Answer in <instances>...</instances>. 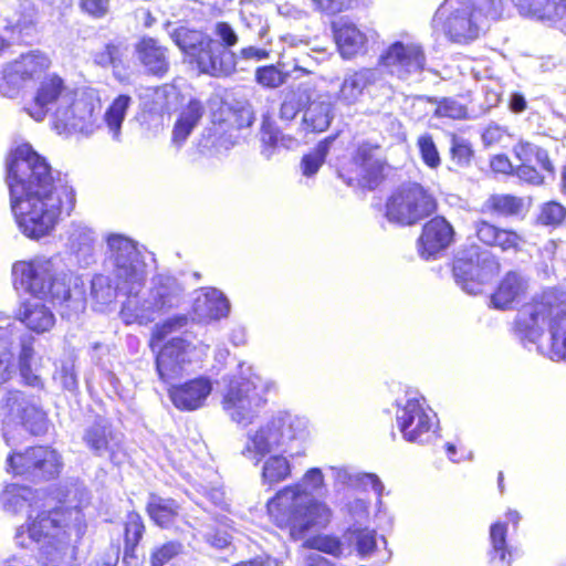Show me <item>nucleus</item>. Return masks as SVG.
Here are the masks:
<instances>
[{"label": "nucleus", "mask_w": 566, "mask_h": 566, "mask_svg": "<svg viewBox=\"0 0 566 566\" xmlns=\"http://www.w3.org/2000/svg\"><path fill=\"white\" fill-rule=\"evenodd\" d=\"M133 99L129 95H118L108 106L104 114V122L112 138L116 142L120 140L122 125L130 107Z\"/></svg>", "instance_id": "nucleus-40"}, {"label": "nucleus", "mask_w": 566, "mask_h": 566, "mask_svg": "<svg viewBox=\"0 0 566 566\" xmlns=\"http://www.w3.org/2000/svg\"><path fill=\"white\" fill-rule=\"evenodd\" d=\"M566 217V208L556 201H549L541 207L537 222L543 226H558Z\"/></svg>", "instance_id": "nucleus-55"}, {"label": "nucleus", "mask_w": 566, "mask_h": 566, "mask_svg": "<svg viewBox=\"0 0 566 566\" xmlns=\"http://www.w3.org/2000/svg\"><path fill=\"white\" fill-rule=\"evenodd\" d=\"M145 533V524L142 516L136 512H130L125 522V556H134V551L139 544Z\"/></svg>", "instance_id": "nucleus-46"}, {"label": "nucleus", "mask_w": 566, "mask_h": 566, "mask_svg": "<svg viewBox=\"0 0 566 566\" xmlns=\"http://www.w3.org/2000/svg\"><path fill=\"white\" fill-rule=\"evenodd\" d=\"M507 527L505 523H494L490 527L491 548L488 552L489 566H510L511 552L506 543Z\"/></svg>", "instance_id": "nucleus-37"}, {"label": "nucleus", "mask_w": 566, "mask_h": 566, "mask_svg": "<svg viewBox=\"0 0 566 566\" xmlns=\"http://www.w3.org/2000/svg\"><path fill=\"white\" fill-rule=\"evenodd\" d=\"M485 18L467 0H444L436 10L432 27L451 42L468 44L484 30Z\"/></svg>", "instance_id": "nucleus-11"}, {"label": "nucleus", "mask_w": 566, "mask_h": 566, "mask_svg": "<svg viewBox=\"0 0 566 566\" xmlns=\"http://www.w3.org/2000/svg\"><path fill=\"white\" fill-rule=\"evenodd\" d=\"M72 95L75 93L64 84L63 78L56 74H49L40 81L33 99L23 109L34 120L41 122L53 107L56 109L70 104Z\"/></svg>", "instance_id": "nucleus-18"}, {"label": "nucleus", "mask_w": 566, "mask_h": 566, "mask_svg": "<svg viewBox=\"0 0 566 566\" xmlns=\"http://www.w3.org/2000/svg\"><path fill=\"white\" fill-rule=\"evenodd\" d=\"M497 262L489 253H479L475 248L461 251L453 262L454 280L468 294L481 292V285L497 271Z\"/></svg>", "instance_id": "nucleus-16"}, {"label": "nucleus", "mask_w": 566, "mask_h": 566, "mask_svg": "<svg viewBox=\"0 0 566 566\" xmlns=\"http://www.w3.org/2000/svg\"><path fill=\"white\" fill-rule=\"evenodd\" d=\"M385 77L380 69L361 67L345 73L337 98L345 105H355L365 93H370L373 87H384Z\"/></svg>", "instance_id": "nucleus-20"}, {"label": "nucleus", "mask_w": 566, "mask_h": 566, "mask_svg": "<svg viewBox=\"0 0 566 566\" xmlns=\"http://www.w3.org/2000/svg\"><path fill=\"white\" fill-rule=\"evenodd\" d=\"M170 347H163L156 358V369L161 381L170 382L172 379L179 377L186 364H182L178 358H172L169 352Z\"/></svg>", "instance_id": "nucleus-47"}, {"label": "nucleus", "mask_w": 566, "mask_h": 566, "mask_svg": "<svg viewBox=\"0 0 566 566\" xmlns=\"http://www.w3.org/2000/svg\"><path fill=\"white\" fill-rule=\"evenodd\" d=\"M205 114V106L198 99H191L186 107L182 108L178 119L184 124L196 127Z\"/></svg>", "instance_id": "nucleus-58"}, {"label": "nucleus", "mask_w": 566, "mask_h": 566, "mask_svg": "<svg viewBox=\"0 0 566 566\" xmlns=\"http://www.w3.org/2000/svg\"><path fill=\"white\" fill-rule=\"evenodd\" d=\"M292 465L282 454L270 455L263 463L262 483L273 485L290 478Z\"/></svg>", "instance_id": "nucleus-43"}, {"label": "nucleus", "mask_w": 566, "mask_h": 566, "mask_svg": "<svg viewBox=\"0 0 566 566\" xmlns=\"http://www.w3.org/2000/svg\"><path fill=\"white\" fill-rule=\"evenodd\" d=\"M261 142L263 144L262 154L270 159L276 148H291L296 140L290 136H284L276 128L275 124L265 117L261 127Z\"/></svg>", "instance_id": "nucleus-41"}, {"label": "nucleus", "mask_w": 566, "mask_h": 566, "mask_svg": "<svg viewBox=\"0 0 566 566\" xmlns=\"http://www.w3.org/2000/svg\"><path fill=\"white\" fill-rule=\"evenodd\" d=\"M523 15L538 20L562 19L566 14V0H511Z\"/></svg>", "instance_id": "nucleus-34"}, {"label": "nucleus", "mask_w": 566, "mask_h": 566, "mask_svg": "<svg viewBox=\"0 0 566 566\" xmlns=\"http://www.w3.org/2000/svg\"><path fill=\"white\" fill-rule=\"evenodd\" d=\"M289 77L290 73L279 69L276 65L261 66L255 71L256 82L260 85L269 88L280 87L287 81Z\"/></svg>", "instance_id": "nucleus-52"}, {"label": "nucleus", "mask_w": 566, "mask_h": 566, "mask_svg": "<svg viewBox=\"0 0 566 566\" xmlns=\"http://www.w3.org/2000/svg\"><path fill=\"white\" fill-rule=\"evenodd\" d=\"M453 229L441 217H436L427 222L419 239V253L423 259L434 258L443 251L452 241Z\"/></svg>", "instance_id": "nucleus-26"}, {"label": "nucleus", "mask_w": 566, "mask_h": 566, "mask_svg": "<svg viewBox=\"0 0 566 566\" xmlns=\"http://www.w3.org/2000/svg\"><path fill=\"white\" fill-rule=\"evenodd\" d=\"M211 391V380L208 377H197L184 384L171 386L168 394L177 409L193 411L205 406Z\"/></svg>", "instance_id": "nucleus-23"}, {"label": "nucleus", "mask_w": 566, "mask_h": 566, "mask_svg": "<svg viewBox=\"0 0 566 566\" xmlns=\"http://www.w3.org/2000/svg\"><path fill=\"white\" fill-rule=\"evenodd\" d=\"M265 403L262 380L252 373L249 376H233L222 392L223 411L231 421L241 427L251 424Z\"/></svg>", "instance_id": "nucleus-10"}, {"label": "nucleus", "mask_w": 566, "mask_h": 566, "mask_svg": "<svg viewBox=\"0 0 566 566\" xmlns=\"http://www.w3.org/2000/svg\"><path fill=\"white\" fill-rule=\"evenodd\" d=\"M4 408L12 420L20 423L3 426V439L13 452L8 455L7 471L31 481L56 478L62 469L60 454L48 447H33L24 452L15 448L22 442L25 432L39 436L46 431L45 413L20 390H10L4 398Z\"/></svg>", "instance_id": "nucleus-2"}, {"label": "nucleus", "mask_w": 566, "mask_h": 566, "mask_svg": "<svg viewBox=\"0 0 566 566\" xmlns=\"http://www.w3.org/2000/svg\"><path fill=\"white\" fill-rule=\"evenodd\" d=\"M80 7L83 11L94 18H103L108 13V0H81Z\"/></svg>", "instance_id": "nucleus-64"}, {"label": "nucleus", "mask_w": 566, "mask_h": 566, "mask_svg": "<svg viewBox=\"0 0 566 566\" xmlns=\"http://www.w3.org/2000/svg\"><path fill=\"white\" fill-rule=\"evenodd\" d=\"M148 293L164 314L179 305L182 297V287L177 279L159 274L153 277Z\"/></svg>", "instance_id": "nucleus-32"}, {"label": "nucleus", "mask_w": 566, "mask_h": 566, "mask_svg": "<svg viewBox=\"0 0 566 566\" xmlns=\"http://www.w3.org/2000/svg\"><path fill=\"white\" fill-rule=\"evenodd\" d=\"M21 322L35 333L50 331L55 324L52 311L39 300L24 302L19 311Z\"/></svg>", "instance_id": "nucleus-33"}, {"label": "nucleus", "mask_w": 566, "mask_h": 566, "mask_svg": "<svg viewBox=\"0 0 566 566\" xmlns=\"http://www.w3.org/2000/svg\"><path fill=\"white\" fill-rule=\"evenodd\" d=\"M307 436V420L303 417L281 411L256 430L248 432L242 454L260 462L275 451L294 458L304 454L302 443Z\"/></svg>", "instance_id": "nucleus-8"}, {"label": "nucleus", "mask_w": 566, "mask_h": 566, "mask_svg": "<svg viewBox=\"0 0 566 566\" xmlns=\"http://www.w3.org/2000/svg\"><path fill=\"white\" fill-rule=\"evenodd\" d=\"M377 147L360 146L353 158L350 175L347 178L343 174H339V176L349 186L368 189L377 187L382 178L384 170V161L377 156Z\"/></svg>", "instance_id": "nucleus-19"}, {"label": "nucleus", "mask_w": 566, "mask_h": 566, "mask_svg": "<svg viewBox=\"0 0 566 566\" xmlns=\"http://www.w3.org/2000/svg\"><path fill=\"white\" fill-rule=\"evenodd\" d=\"M34 337L22 331L18 325L0 326V385L7 382L15 373L13 363L18 354V367L23 382L30 387L42 389V377L33 369Z\"/></svg>", "instance_id": "nucleus-9"}, {"label": "nucleus", "mask_w": 566, "mask_h": 566, "mask_svg": "<svg viewBox=\"0 0 566 566\" xmlns=\"http://www.w3.org/2000/svg\"><path fill=\"white\" fill-rule=\"evenodd\" d=\"M378 64L390 75L401 81H409L421 75L427 64V56L420 42L398 40L381 52Z\"/></svg>", "instance_id": "nucleus-14"}, {"label": "nucleus", "mask_w": 566, "mask_h": 566, "mask_svg": "<svg viewBox=\"0 0 566 566\" xmlns=\"http://www.w3.org/2000/svg\"><path fill=\"white\" fill-rule=\"evenodd\" d=\"M331 471L333 472L335 482L339 485L345 486V485H355V484H361V485L370 484L371 489L378 495H381L384 485L376 474L361 473V474L353 475L346 469L334 468V467H331Z\"/></svg>", "instance_id": "nucleus-45"}, {"label": "nucleus", "mask_w": 566, "mask_h": 566, "mask_svg": "<svg viewBox=\"0 0 566 566\" xmlns=\"http://www.w3.org/2000/svg\"><path fill=\"white\" fill-rule=\"evenodd\" d=\"M60 256H40L30 262L13 264L12 274L17 290L34 296H50L61 306V315L71 317L86 307L84 284L80 277L60 272Z\"/></svg>", "instance_id": "nucleus-4"}, {"label": "nucleus", "mask_w": 566, "mask_h": 566, "mask_svg": "<svg viewBox=\"0 0 566 566\" xmlns=\"http://www.w3.org/2000/svg\"><path fill=\"white\" fill-rule=\"evenodd\" d=\"M171 39L182 52L195 59L210 38L200 31L180 27L174 30Z\"/></svg>", "instance_id": "nucleus-44"}, {"label": "nucleus", "mask_w": 566, "mask_h": 566, "mask_svg": "<svg viewBox=\"0 0 566 566\" xmlns=\"http://www.w3.org/2000/svg\"><path fill=\"white\" fill-rule=\"evenodd\" d=\"M334 140L335 138L328 137L319 142L313 151L302 158L301 169L303 175L311 177L318 171L319 167L325 161L331 145Z\"/></svg>", "instance_id": "nucleus-48"}, {"label": "nucleus", "mask_w": 566, "mask_h": 566, "mask_svg": "<svg viewBox=\"0 0 566 566\" xmlns=\"http://www.w3.org/2000/svg\"><path fill=\"white\" fill-rule=\"evenodd\" d=\"M185 551L179 541H168L153 547L149 556L150 566H165Z\"/></svg>", "instance_id": "nucleus-51"}, {"label": "nucleus", "mask_w": 566, "mask_h": 566, "mask_svg": "<svg viewBox=\"0 0 566 566\" xmlns=\"http://www.w3.org/2000/svg\"><path fill=\"white\" fill-rule=\"evenodd\" d=\"M214 35L218 38V42L230 50L233 45L238 43V35L232 27L227 22H218L214 27Z\"/></svg>", "instance_id": "nucleus-63"}, {"label": "nucleus", "mask_w": 566, "mask_h": 566, "mask_svg": "<svg viewBox=\"0 0 566 566\" xmlns=\"http://www.w3.org/2000/svg\"><path fill=\"white\" fill-rule=\"evenodd\" d=\"M34 27L35 22L31 15L21 14L17 19L9 20L4 28L23 39L32 34Z\"/></svg>", "instance_id": "nucleus-59"}, {"label": "nucleus", "mask_w": 566, "mask_h": 566, "mask_svg": "<svg viewBox=\"0 0 566 566\" xmlns=\"http://www.w3.org/2000/svg\"><path fill=\"white\" fill-rule=\"evenodd\" d=\"M346 536L361 557L369 555L376 547V532L374 530L353 526L348 530Z\"/></svg>", "instance_id": "nucleus-50"}, {"label": "nucleus", "mask_w": 566, "mask_h": 566, "mask_svg": "<svg viewBox=\"0 0 566 566\" xmlns=\"http://www.w3.org/2000/svg\"><path fill=\"white\" fill-rule=\"evenodd\" d=\"M336 44L343 57L352 59L364 51L367 38L356 24L348 20H339L333 23Z\"/></svg>", "instance_id": "nucleus-30"}, {"label": "nucleus", "mask_w": 566, "mask_h": 566, "mask_svg": "<svg viewBox=\"0 0 566 566\" xmlns=\"http://www.w3.org/2000/svg\"><path fill=\"white\" fill-rule=\"evenodd\" d=\"M193 312L201 322L219 321L229 315L230 302L221 291L203 287L195 297Z\"/></svg>", "instance_id": "nucleus-28"}, {"label": "nucleus", "mask_w": 566, "mask_h": 566, "mask_svg": "<svg viewBox=\"0 0 566 566\" xmlns=\"http://www.w3.org/2000/svg\"><path fill=\"white\" fill-rule=\"evenodd\" d=\"M201 73L211 76L230 75L237 66V54L213 39H209L193 59Z\"/></svg>", "instance_id": "nucleus-22"}, {"label": "nucleus", "mask_w": 566, "mask_h": 566, "mask_svg": "<svg viewBox=\"0 0 566 566\" xmlns=\"http://www.w3.org/2000/svg\"><path fill=\"white\" fill-rule=\"evenodd\" d=\"M6 181L20 231L33 240L49 235L61 213L62 195L69 193L55 185L45 158L28 144L18 146L7 159Z\"/></svg>", "instance_id": "nucleus-1"}, {"label": "nucleus", "mask_w": 566, "mask_h": 566, "mask_svg": "<svg viewBox=\"0 0 566 566\" xmlns=\"http://www.w3.org/2000/svg\"><path fill=\"white\" fill-rule=\"evenodd\" d=\"M54 128L59 134L91 136L99 128V107L88 98H75L54 111Z\"/></svg>", "instance_id": "nucleus-17"}, {"label": "nucleus", "mask_w": 566, "mask_h": 566, "mask_svg": "<svg viewBox=\"0 0 566 566\" xmlns=\"http://www.w3.org/2000/svg\"><path fill=\"white\" fill-rule=\"evenodd\" d=\"M82 440L95 457H107L112 462L118 461L122 452L120 441L105 419L98 418L88 424L84 429Z\"/></svg>", "instance_id": "nucleus-21"}, {"label": "nucleus", "mask_w": 566, "mask_h": 566, "mask_svg": "<svg viewBox=\"0 0 566 566\" xmlns=\"http://www.w3.org/2000/svg\"><path fill=\"white\" fill-rule=\"evenodd\" d=\"M436 210L433 197L420 184L401 185L388 199L386 217L390 222L411 226Z\"/></svg>", "instance_id": "nucleus-12"}, {"label": "nucleus", "mask_w": 566, "mask_h": 566, "mask_svg": "<svg viewBox=\"0 0 566 566\" xmlns=\"http://www.w3.org/2000/svg\"><path fill=\"white\" fill-rule=\"evenodd\" d=\"M128 53V45L123 40H113L105 46L94 53V63L102 67H113L117 70L124 66L125 57Z\"/></svg>", "instance_id": "nucleus-42"}, {"label": "nucleus", "mask_w": 566, "mask_h": 566, "mask_svg": "<svg viewBox=\"0 0 566 566\" xmlns=\"http://www.w3.org/2000/svg\"><path fill=\"white\" fill-rule=\"evenodd\" d=\"M548 324L549 346L544 352L552 360L566 359V294L545 291L538 300L518 311L515 333L522 342L535 344Z\"/></svg>", "instance_id": "nucleus-7"}, {"label": "nucleus", "mask_w": 566, "mask_h": 566, "mask_svg": "<svg viewBox=\"0 0 566 566\" xmlns=\"http://www.w3.org/2000/svg\"><path fill=\"white\" fill-rule=\"evenodd\" d=\"M191 344L184 339L182 337H172L170 340H168L164 347H170L169 352L170 356L172 358H178L179 361L182 364H187L190 361L189 358V348Z\"/></svg>", "instance_id": "nucleus-62"}, {"label": "nucleus", "mask_w": 566, "mask_h": 566, "mask_svg": "<svg viewBox=\"0 0 566 566\" xmlns=\"http://www.w3.org/2000/svg\"><path fill=\"white\" fill-rule=\"evenodd\" d=\"M474 6L476 11L485 19H499L503 12V0H467Z\"/></svg>", "instance_id": "nucleus-60"}, {"label": "nucleus", "mask_w": 566, "mask_h": 566, "mask_svg": "<svg viewBox=\"0 0 566 566\" xmlns=\"http://www.w3.org/2000/svg\"><path fill=\"white\" fill-rule=\"evenodd\" d=\"M324 486L321 469L313 468L305 472L300 483L280 490L269 502L268 512L280 528H286L294 539L302 538L312 527L328 524L332 512L329 507L313 497Z\"/></svg>", "instance_id": "nucleus-3"}, {"label": "nucleus", "mask_w": 566, "mask_h": 566, "mask_svg": "<svg viewBox=\"0 0 566 566\" xmlns=\"http://www.w3.org/2000/svg\"><path fill=\"white\" fill-rule=\"evenodd\" d=\"M473 228L479 241L489 247H499L502 251L517 250L522 242L517 232L497 228L484 220L475 221Z\"/></svg>", "instance_id": "nucleus-31"}, {"label": "nucleus", "mask_w": 566, "mask_h": 566, "mask_svg": "<svg viewBox=\"0 0 566 566\" xmlns=\"http://www.w3.org/2000/svg\"><path fill=\"white\" fill-rule=\"evenodd\" d=\"M357 2L358 0H311V7L315 12L334 17L353 9Z\"/></svg>", "instance_id": "nucleus-53"}, {"label": "nucleus", "mask_w": 566, "mask_h": 566, "mask_svg": "<svg viewBox=\"0 0 566 566\" xmlns=\"http://www.w3.org/2000/svg\"><path fill=\"white\" fill-rule=\"evenodd\" d=\"M450 154L452 163L459 167L469 166L473 157L470 143L454 135L451 138Z\"/></svg>", "instance_id": "nucleus-54"}, {"label": "nucleus", "mask_w": 566, "mask_h": 566, "mask_svg": "<svg viewBox=\"0 0 566 566\" xmlns=\"http://www.w3.org/2000/svg\"><path fill=\"white\" fill-rule=\"evenodd\" d=\"M334 104L328 95L308 96L303 111L302 127L305 132L321 133L326 130L334 118Z\"/></svg>", "instance_id": "nucleus-29"}, {"label": "nucleus", "mask_w": 566, "mask_h": 566, "mask_svg": "<svg viewBox=\"0 0 566 566\" xmlns=\"http://www.w3.org/2000/svg\"><path fill=\"white\" fill-rule=\"evenodd\" d=\"M38 492L33 491L28 486L12 484L6 488L1 495V503L6 511L11 513H18L24 507H30L31 512L36 510L38 502L35 499Z\"/></svg>", "instance_id": "nucleus-38"}, {"label": "nucleus", "mask_w": 566, "mask_h": 566, "mask_svg": "<svg viewBox=\"0 0 566 566\" xmlns=\"http://www.w3.org/2000/svg\"><path fill=\"white\" fill-rule=\"evenodd\" d=\"M50 65L49 56L39 50L21 54L0 71V95L15 97L28 83L40 80Z\"/></svg>", "instance_id": "nucleus-15"}, {"label": "nucleus", "mask_w": 566, "mask_h": 566, "mask_svg": "<svg viewBox=\"0 0 566 566\" xmlns=\"http://www.w3.org/2000/svg\"><path fill=\"white\" fill-rule=\"evenodd\" d=\"M137 60L147 74L164 77L170 67L167 48L154 38L144 36L135 45Z\"/></svg>", "instance_id": "nucleus-27"}, {"label": "nucleus", "mask_w": 566, "mask_h": 566, "mask_svg": "<svg viewBox=\"0 0 566 566\" xmlns=\"http://www.w3.org/2000/svg\"><path fill=\"white\" fill-rule=\"evenodd\" d=\"M483 209L500 217H521L525 211V202L521 197L495 193L485 200Z\"/></svg>", "instance_id": "nucleus-39"}, {"label": "nucleus", "mask_w": 566, "mask_h": 566, "mask_svg": "<svg viewBox=\"0 0 566 566\" xmlns=\"http://www.w3.org/2000/svg\"><path fill=\"white\" fill-rule=\"evenodd\" d=\"M311 547L315 548L316 553H326L333 556L342 555V544L339 539L331 536H318L311 541Z\"/></svg>", "instance_id": "nucleus-61"}, {"label": "nucleus", "mask_w": 566, "mask_h": 566, "mask_svg": "<svg viewBox=\"0 0 566 566\" xmlns=\"http://www.w3.org/2000/svg\"><path fill=\"white\" fill-rule=\"evenodd\" d=\"M67 247L82 268L96 263L95 232L82 222H72L67 231Z\"/></svg>", "instance_id": "nucleus-25"}, {"label": "nucleus", "mask_w": 566, "mask_h": 566, "mask_svg": "<svg viewBox=\"0 0 566 566\" xmlns=\"http://www.w3.org/2000/svg\"><path fill=\"white\" fill-rule=\"evenodd\" d=\"M82 513L77 509H55L29 513V522L15 533L17 545L24 548H38L45 558L59 565L71 553V537L83 533Z\"/></svg>", "instance_id": "nucleus-6"}, {"label": "nucleus", "mask_w": 566, "mask_h": 566, "mask_svg": "<svg viewBox=\"0 0 566 566\" xmlns=\"http://www.w3.org/2000/svg\"><path fill=\"white\" fill-rule=\"evenodd\" d=\"M115 238L133 241L132 239L118 233H112L106 237V251L104 262L105 266L109 270L111 276L105 274H95L91 280V296L95 304L99 306L101 311L104 306L113 303L116 298V295L119 294L118 282L114 275L113 263L109 260L112 252L111 241Z\"/></svg>", "instance_id": "nucleus-24"}, {"label": "nucleus", "mask_w": 566, "mask_h": 566, "mask_svg": "<svg viewBox=\"0 0 566 566\" xmlns=\"http://www.w3.org/2000/svg\"><path fill=\"white\" fill-rule=\"evenodd\" d=\"M417 146L419 148L423 163L430 168L440 166L441 159L437 146L430 134H422L418 137Z\"/></svg>", "instance_id": "nucleus-56"}, {"label": "nucleus", "mask_w": 566, "mask_h": 566, "mask_svg": "<svg viewBox=\"0 0 566 566\" xmlns=\"http://www.w3.org/2000/svg\"><path fill=\"white\" fill-rule=\"evenodd\" d=\"M396 423L406 441L420 444L431 442L438 429L437 415L416 394L398 402Z\"/></svg>", "instance_id": "nucleus-13"}, {"label": "nucleus", "mask_w": 566, "mask_h": 566, "mask_svg": "<svg viewBox=\"0 0 566 566\" xmlns=\"http://www.w3.org/2000/svg\"><path fill=\"white\" fill-rule=\"evenodd\" d=\"M146 512L156 525L161 528H168L179 516L180 506L174 499L163 497L156 493H150L146 505Z\"/></svg>", "instance_id": "nucleus-35"}, {"label": "nucleus", "mask_w": 566, "mask_h": 566, "mask_svg": "<svg viewBox=\"0 0 566 566\" xmlns=\"http://www.w3.org/2000/svg\"><path fill=\"white\" fill-rule=\"evenodd\" d=\"M434 115L438 117H449L452 119H462L467 117V108L454 98L444 97L437 101Z\"/></svg>", "instance_id": "nucleus-57"}, {"label": "nucleus", "mask_w": 566, "mask_h": 566, "mask_svg": "<svg viewBox=\"0 0 566 566\" xmlns=\"http://www.w3.org/2000/svg\"><path fill=\"white\" fill-rule=\"evenodd\" d=\"M111 251L109 260L118 282L119 294L126 296L119 312L122 321L126 325H147L154 322L163 313L149 293L143 297L139 295L147 279V270L136 242L112 239Z\"/></svg>", "instance_id": "nucleus-5"}, {"label": "nucleus", "mask_w": 566, "mask_h": 566, "mask_svg": "<svg viewBox=\"0 0 566 566\" xmlns=\"http://www.w3.org/2000/svg\"><path fill=\"white\" fill-rule=\"evenodd\" d=\"M526 290V281L517 272H509L491 297L494 307L505 310L518 301Z\"/></svg>", "instance_id": "nucleus-36"}, {"label": "nucleus", "mask_w": 566, "mask_h": 566, "mask_svg": "<svg viewBox=\"0 0 566 566\" xmlns=\"http://www.w3.org/2000/svg\"><path fill=\"white\" fill-rule=\"evenodd\" d=\"M306 102H308L306 91L292 90L286 92L280 107V118L285 122L293 120L301 109L304 111Z\"/></svg>", "instance_id": "nucleus-49"}]
</instances>
